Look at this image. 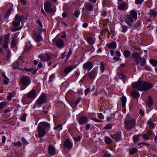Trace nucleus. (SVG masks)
Listing matches in <instances>:
<instances>
[{"label":"nucleus","instance_id":"1","mask_svg":"<svg viewBox=\"0 0 157 157\" xmlns=\"http://www.w3.org/2000/svg\"><path fill=\"white\" fill-rule=\"evenodd\" d=\"M132 85L134 88L142 91L148 90L153 87L151 83L141 81L133 82Z\"/></svg>","mask_w":157,"mask_h":157},{"label":"nucleus","instance_id":"2","mask_svg":"<svg viewBox=\"0 0 157 157\" xmlns=\"http://www.w3.org/2000/svg\"><path fill=\"white\" fill-rule=\"evenodd\" d=\"M124 122L126 128H134L135 126V121L130 116H127L125 118Z\"/></svg>","mask_w":157,"mask_h":157},{"label":"nucleus","instance_id":"3","mask_svg":"<svg viewBox=\"0 0 157 157\" xmlns=\"http://www.w3.org/2000/svg\"><path fill=\"white\" fill-rule=\"evenodd\" d=\"M20 84L24 87L23 89H25L31 83L30 78L27 76H23L20 79Z\"/></svg>","mask_w":157,"mask_h":157},{"label":"nucleus","instance_id":"4","mask_svg":"<svg viewBox=\"0 0 157 157\" xmlns=\"http://www.w3.org/2000/svg\"><path fill=\"white\" fill-rule=\"evenodd\" d=\"M51 54L48 53L42 54L39 55L38 57L43 62H47L51 58Z\"/></svg>","mask_w":157,"mask_h":157},{"label":"nucleus","instance_id":"5","mask_svg":"<svg viewBox=\"0 0 157 157\" xmlns=\"http://www.w3.org/2000/svg\"><path fill=\"white\" fill-rule=\"evenodd\" d=\"M141 57L140 54L137 52L132 53L130 57V58H132L134 59L135 64L137 65L140 63L139 60Z\"/></svg>","mask_w":157,"mask_h":157},{"label":"nucleus","instance_id":"6","mask_svg":"<svg viewBox=\"0 0 157 157\" xmlns=\"http://www.w3.org/2000/svg\"><path fill=\"white\" fill-rule=\"evenodd\" d=\"M46 100L47 97L46 96L45 94H42L36 100V105L39 106L44 103Z\"/></svg>","mask_w":157,"mask_h":157},{"label":"nucleus","instance_id":"7","mask_svg":"<svg viewBox=\"0 0 157 157\" xmlns=\"http://www.w3.org/2000/svg\"><path fill=\"white\" fill-rule=\"evenodd\" d=\"M94 63L93 62H87L83 64L82 67L84 71H90L91 70L93 67Z\"/></svg>","mask_w":157,"mask_h":157},{"label":"nucleus","instance_id":"8","mask_svg":"<svg viewBox=\"0 0 157 157\" xmlns=\"http://www.w3.org/2000/svg\"><path fill=\"white\" fill-rule=\"evenodd\" d=\"M44 8L45 11L47 13H51L53 12V10L52 8V5L50 3L47 2L44 5Z\"/></svg>","mask_w":157,"mask_h":157},{"label":"nucleus","instance_id":"9","mask_svg":"<svg viewBox=\"0 0 157 157\" xmlns=\"http://www.w3.org/2000/svg\"><path fill=\"white\" fill-rule=\"evenodd\" d=\"M126 18L125 19L124 21L129 26L131 27L132 25V23L134 21L132 17L129 14H127Z\"/></svg>","mask_w":157,"mask_h":157},{"label":"nucleus","instance_id":"10","mask_svg":"<svg viewBox=\"0 0 157 157\" xmlns=\"http://www.w3.org/2000/svg\"><path fill=\"white\" fill-rule=\"evenodd\" d=\"M63 146L70 150L72 147L73 145L70 140L68 139H67L63 143Z\"/></svg>","mask_w":157,"mask_h":157},{"label":"nucleus","instance_id":"11","mask_svg":"<svg viewBox=\"0 0 157 157\" xmlns=\"http://www.w3.org/2000/svg\"><path fill=\"white\" fill-rule=\"evenodd\" d=\"M97 75L96 71L93 70L88 74V77L90 79L93 80L94 79Z\"/></svg>","mask_w":157,"mask_h":157},{"label":"nucleus","instance_id":"12","mask_svg":"<svg viewBox=\"0 0 157 157\" xmlns=\"http://www.w3.org/2000/svg\"><path fill=\"white\" fill-rule=\"evenodd\" d=\"M88 119L87 117L85 116H82L78 120L79 123L81 124H86Z\"/></svg>","mask_w":157,"mask_h":157},{"label":"nucleus","instance_id":"13","mask_svg":"<svg viewBox=\"0 0 157 157\" xmlns=\"http://www.w3.org/2000/svg\"><path fill=\"white\" fill-rule=\"evenodd\" d=\"M38 135L40 138H42L46 133L45 128H38Z\"/></svg>","mask_w":157,"mask_h":157},{"label":"nucleus","instance_id":"14","mask_svg":"<svg viewBox=\"0 0 157 157\" xmlns=\"http://www.w3.org/2000/svg\"><path fill=\"white\" fill-rule=\"evenodd\" d=\"M56 45L59 48H61L64 47V42L61 39H58L56 41Z\"/></svg>","mask_w":157,"mask_h":157},{"label":"nucleus","instance_id":"15","mask_svg":"<svg viewBox=\"0 0 157 157\" xmlns=\"http://www.w3.org/2000/svg\"><path fill=\"white\" fill-rule=\"evenodd\" d=\"M56 152V150L54 147L52 145H50L48 148V153L52 155H54L55 154Z\"/></svg>","mask_w":157,"mask_h":157},{"label":"nucleus","instance_id":"16","mask_svg":"<svg viewBox=\"0 0 157 157\" xmlns=\"http://www.w3.org/2000/svg\"><path fill=\"white\" fill-rule=\"evenodd\" d=\"M36 95V92L34 89H32L27 94V97L29 98H35Z\"/></svg>","mask_w":157,"mask_h":157},{"label":"nucleus","instance_id":"17","mask_svg":"<svg viewBox=\"0 0 157 157\" xmlns=\"http://www.w3.org/2000/svg\"><path fill=\"white\" fill-rule=\"evenodd\" d=\"M50 127V124L46 122H41L39 123L38 128H47Z\"/></svg>","mask_w":157,"mask_h":157},{"label":"nucleus","instance_id":"18","mask_svg":"<svg viewBox=\"0 0 157 157\" xmlns=\"http://www.w3.org/2000/svg\"><path fill=\"white\" fill-rule=\"evenodd\" d=\"M110 136L114 139L116 142H118L121 138V135L120 134L116 133L113 135H111Z\"/></svg>","mask_w":157,"mask_h":157},{"label":"nucleus","instance_id":"19","mask_svg":"<svg viewBox=\"0 0 157 157\" xmlns=\"http://www.w3.org/2000/svg\"><path fill=\"white\" fill-rule=\"evenodd\" d=\"M34 37L35 38L36 41L37 43L43 40V38L40 34H34Z\"/></svg>","mask_w":157,"mask_h":157},{"label":"nucleus","instance_id":"20","mask_svg":"<svg viewBox=\"0 0 157 157\" xmlns=\"http://www.w3.org/2000/svg\"><path fill=\"white\" fill-rule=\"evenodd\" d=\"M85 6L87 10L92 11L93 9V6L90 3H87L85 5Z\"/></svg>","mask_w":157,"mask_h":157},{"label":"nucleus","instance_id":"21","mask_svg":"<svg viewBox=\"0 0 157 157\" xmlns=\"http://www.w3.org/2000/svg\"><path fill=\"white\" fill-rule=\"evenodd\" d=\"M74 69V67L71 66L67 67L64 69V72L67 75L72 71Z\"/></svg>","mask_w":157,"mask_h":157},{"label":"nucleus","instance_id":"22","mask_svg":"<svg viewBox=\"0 0 157 157\" xmlns=\"http://www.w3.org/2000/svg\"><path fill=\"white\" fill-rule=\"evenodd\" d=\"M86 41L89 44L91 45H93L95 42L93 38L91 36H89L87 39Z\"/></svg>","mask_w":157,"mask_h":157},{"label":"nucleus","instance_id":"23","mask_svg":"<svg viewBox=\"0 0 157 157\" xmlns=\"http://www.w3.org/2000/svg\"><path fill=\"white\" fill-rule=\"evenodd\" d=\"M131 94L132 97L134 98H138L140 96L139 92L135 90H132V91Z\"/></svg>","mask_w":157,"mask_h":157},{"label":"nucleus","instance_id":"24","mask_svg":"<svg viewBox=\"0 0 157 157\" xmlns=\"http://www.w3.org/2000/svg\"><path fill=\"white\" fill-rule=\"evenodd\" d=\"M108 48L110 49H115L117 47V44L115 42L109 43L107 45Z\"/></svg>","mask_w":157,"mask_h":157},{"label":"nucleus","instance_id":"25","mask_svg":"<svg viewBox=\"0 0 157 157\" xmlns=\"http://www.w3.org/2000/svg\"><path fill=\"white\" fill-rule=\"evenodd\" d=\"M24 17L21 16H19L17 14L16 15L15 17V20L16 21H19L20 23L21 21H22Z\"/></svg>","mask_w":157,"mask_h":157},{"label":"nucleus","instance_id":"26","mask_svg":"<svg viewBox=\"0 0 157 157\" xmlns=\"http://www.w3.org/2000/svg\"><path fill=\"white\" fill-rule=\"evenodd\" d=\"M147 105L149 107H150L153 105V101L151 97L150 96H149L148 100L147 101Z\"/></svg>","mask_w":157,"mask_h":157},{"label":"nucleus","instance_id":"27","mask_svg":"<svg viewBox=\"0 0 157 157\" xmlns=\"http://www.w3.org/2000/svg\"><path fill=\"white\" fill-rule=\"evenodd\" d=\"M10 35V33H8L6 35H5V40L4 42L7 43L8 44H9L10 43V41L9 39V37Z\"/></svg>","mask_w":157,"mask_h":157},{"label":"nucleus","instance_id":"28","mask_svg":"<svg viewBox=\"0 0 157 157\" xmlns=\"http://www.w3.org/2000/svg\"><path fill=\"white\" fill-rule=\"evenodd\" d=\"M131 54V52L128 50H125L123 52L124 55L126 58H128L130 56Z\"/></svg>","mask_w":157,"mask_h":157},{"label":"nucleus","instance_id":"29","mask_svg":"<svg viewBox=\"0 0 157 157\" xmlns=\"http://www.w3.org/2000/svg\"><path fill=\"white\" fill-rule=\"evenodd\" d=\"M131 16L133 18L136 19L137 18V14L136 11L134 10H132L131 11Z\"/></svg>","mask_w":157,"mask_h":157},{"label":"nucleus","instance_id":"30","mask_svg":"<svg viewBox=\"0 0 157 157\" xmlns=\"http://www.w3.org/2000/svg\"><path fill=\"white\" fill-rule=\"evenodd\" d=\"M139 62L140 65L141 66H143L145 64L146 61L144 58L142 57L139 60Z\"/></svg>","mask_w":157,"mask_h":157},{"label":"nucleus","instance_id":"31","mask_svg":"<svg viewBox=\"0 0 157 157\" xmlns=\"http://www.w3.org/2000/svg\"><path fill=\"white\" fill-rule=\"evenodd\" d=\"M105 141L107 144H111L112 143V141L111 139L108 136H105Z\"/></svg>","mask_w":157,"mask_h":157},{"label":"nucleus","instance_id":"32","mask_svg":"<svg viewBox=\"0 0 157 157\" xmlns=\"http://www.w3.org/2000/svg\"><path fill=\"white\" fill-rule=\"evenodd\" d=\"M156 13L155 11L152 10H150L149 14L151 18H154L156 16Z\"/></svg>","mask_w":157,"mask_h":157},{"label":"nucleus","instance_id":"33","mask_svg":"<svg viewBox=\"0 0 157 157\" xmlns=\"http://www.w3.org/2000/svg\"><path fill=\"white\" fill-rule=\"evenodd\" d=\"M138 151V150L136 148H133L129 151V154L130 155H132Z\"/></svg>","mask_w":157,"mask_h":157},{"label":"nucleus","instance_id":"34","mask_svg":"<svg viewBox=\"0 0 157 157\" xmlns=\"http://www.w3.org/2000/svg\"><path fill=\"white\" fill-rule=\"evenodd\" d=\"M117 75H118L119 78L121 79L123 81L124 83L125 84L126 82V79L125 78L124 75L123 74H117Z\"/></svg>","mask_w":157,"mask_h":157},{"label":"nucleus","instance_id":"35","mask_svg":"<svg viewBox=\"0 0 157 157\" xmlns=\"http://www.w3.org/2000/svg\"><path fill=\"white\" fill-rule=\"evenodd\" d=\"M126 6V5L125 3H123L118 6V9L120 10H124L125 9Z\"/></svg>","mask_w":157,"mask_h":157},{"label":"nucleus","instance_id":"36","mask_svg":"<svg viewBox=\"0 0 157 157\" xmlns=\"http://www.w3.org/2000/svg\"><path fill=\"white\" fill-rule=\"evenodd\" d=\"M150 62L153 66L155 67L157 66V60L151 59L150 60Z\"/></svg>","mask_w":157,"mask_h":157},{"label":"nucleus","instance_id":"37","mask_svg":"<svg viewBox=\"0 0 157 157\" xmlns=\"http://www.w3.org/2000/svg\"><path fill=\"white\" fill-rule=\"evenodd\" d=\"M7 102L6 101H3L0 103V110L3 109L7 104Z\"/></svg>","mask_w":157,"mask_h":157},{"label":"nucleus","instance_id":"38","mask_svg":"<svg viewBox=\"0 0 157 157\" xmlns=\"http://www.w3.org/2000/svg\"><path fill=\"white\" fill-rule=\"evenodd\" d=\"M21 141L22 142L23 145V147L26 146L28 144L27 140L24 137H22L21 138Z\"/></svg>","mask_w":157,"mask_h":157},{"label":"nucleus","instance_id":"39","mask_svg":"<svg viewBox=\"0 0 157 157\" xmlns=\"http://www.w3.org/2000/svg\"><path fill=\"white\" fill-rule=\"evenodd\" d=\"M32 46V45L31 44L30 42L27 43L25 45V51H28L30 49Z\"/></svg>","mask_w":157,"mask_h":157},{"label":"nucleus","instance_id":"40","mask_svg":"<svg viewBox=\"0 0 157 157\" xmlns=\"http://www.w3.org/2000/svg\"><path fill=\"white\" fill-rule=\"evenodd\" d=\"M126 101V97H123L121 99V105L123 107L125 106Z\"/></svg>","mask_w":157,"mask_h":157},{"label":"nucleus","instance_id":"41","mask_svg":"<svg viewBox=\"0 0 157 157\" xmlns=\"http://www.w3.org/2000/svg\"><path fill=\"white\" fill-rule=\"evenodd\" d=\"M20 25V23L15 20L13 21L12 23V25L15 27H19Z\"/></svg>","mask_w":157,"mask_h":157},{"label":"nucleus","instance_id":"42","mask_svg":"<svg viewBox=\"0 0 157 157\" xmlns=\"http://www.w3.org/2000/svg\"><path fill=\"white\" fill-rule=\"evenodd\" d=\"M121 25L122 27L121 32L123 33H126L127 30V27L122 25V24H121Z\"/></svg>","mask_w":157,"mask_h":157},{"label":"nucleus","instance_id":"43","mask_svg":"<svg viewBox=\"0 0 157 157\" xmlns=\"http://www.w3.org/2000/svg\"><path fill=\"white\" fill-rule=\"evenodd\" d=\"M105 64L104 63H102L100 65V70L102 73L105 70Z\"/></svg>","mask_w":157,"mask_h":157},{"label":"nucleus","instance_id":"44","mask_svg":"<svg viewBox=\"0 0 157 157\" xmlns=\"http://www.w3.org/2000/svg\"><path fill=\"white\" fill-rule=\"evenodd\" d=\"M27 115V114L26 113H25L22 115L20 118L21 120L23 121H25L26 120V117Z\"/></svg>","mask_w":157,"mask_h":157},{"label":"nucleus","instance_id":"45","mask_svg":"<svg viewBox=\"0 0 157 157\" xmlns=\"http://www.w3.org/2000/svg\"><path fill=\"white\" fill-rule=\"evenodd\" d=\"M12 67L13 68L19 69L18 63L17 62H14L12 65Z\"/></svg>","mask_w":157,"mask_h":157},{"label":"nucleus","instance_id":"46","mask_svg":"<svg viewBox=\"0 0 157 157\" xmlns=\"http://www.w3.org/2000/svg\"><path fill=\"white\" fill-rule=\"evenodd\" d=\"M55 74L54 73L52 74L49 77V81L52 82L55 79Z\"/></svg>","mask_w":157,"mask_h":157},{"label":"nucleus","instance_id":"47","mask_svg":"<svg viewBox=\"0 0 157 157\" xmlns=\"http://www.w3.org/2000/svg\"><path fill=\"white\" fill-rule=\"evenodd\" d=\"M147 125L148 127L150 128L154 127H155V124L151 121H148L147 123Z\"/></svg>","mask_w":157,"mask_h":157},{"label":"nucleus","instance_id":"48","mask_svg":"<svg viewBox=\"0 0 157 157\" xmlns=\"http://www.w3.org/2000/svg\"><path fill=\"white\" fill-rule=\"evenodd\" d=\"M17 43L16 40L15 38H13L11 42V45L12 47L15 46Z\"/></svg>","mask_w":157,"mask_h":157},{"label":"nucleus","instance_id":"49","mask_svg":"<svg viewBox=\"0 0 157 157\" xmlns=\"http://www.w3.org/2000/svg\"><path fill=\"white\" fill-rule=\"evenodd\" d=\"M80 14V12L78 10L75 11L74 13V15L75 17H78Z\"/></svg>","mask_w":157,"mask_h":157},{"label":"nucleus","instance_id":"50","mask_svg":"<svg viewBox=\"0 0 157 157\" xmlns=\"http://www.w3.org/2000/svg\"><path fill=\"white\" fill-rule=\"evenodd\" d=\"M15 146L21 147L22 145V144L20 141H18L13 144Z\"/></svg>","mask_w":157,"mask_h":157},{"label":"nucleus","instance_id":"51","mask_svg":"<svg viewBox=\"0 0 157 157\" xmlns=\"http://www.w3.org/2000/svg\"><path fill=\"white\" fill-rule=\"evenodd\" d=\"M82 99V98L81 97H79L75 101V104L76 105H77L78 104L81 100Z\"/></svg>","mask_w":157,"mask_h":157},{"label":"nucleus","instance_id":"52","mask_svg":"<svg viewBox=\"0 0 157 157\" xmlns=\"http://www.w3.org/2000/svg\"><path fill=\"white\" fill-rule=\"evenodd\" d=\"M90 88H88L85 90L84 91V92H85V94L86 96L88 94V93L90 91Z\"/></svg>","mask_w":157,"mask_h":157},{"label":"nucleus","instance_id":"53","mask_svg":"<svg viewBox=\"0 0 157 157\" xmlns=\"http://www.w3.org/2000/svg\"><path fill=\"white\" fill-rule=\"evenodd\" d=\"M139 138V135H135L133 136V142H136Z\"/></svg>","mask_w":157,"mask_h":157},{"label":"nucleus","instance_id":"54","mask_svg":"<svg viewBox=\"0 0 157 157\" xmlns=\"http://www.w3.org/2000/svg\"><path fill=\"white\" fill-rule=\"evenodd\" d=\"M144 0H136L135 3L136 4H140L143 2Z\"/></svg>","mask_w":157,"mask_h":157},{"label":"nucleus","instance_id":"55","mask_svg":"<svg viewBox=\"0 0 157 157\" xmlns=\"http://www.w3.org/2000/svg\"><path fill=\"white\" fill-rule=\"evenodd\" d=\"M43 113L47 114L48 113V111L47 110H46V106H44L43 107Z\"/></svg>","mask_w":157,"mask_h":157},{"label":"nucleus","instance_id":"56","mask_svg":"<svg viewBox=\"0 0 157 157\" xmlns=\"http://www.w3.org/2000/svg\"><path fill=\"white\" fill-rule=\"evenodd\" d=\"M144 70H145L148 71H151V67L148 66H145L144 67Z\"/></svg>","mask_w":157,"mask_h":157},{"label":"nucleus","instance_id":"57","mask_svg":"<svg viewBox=\"0 0 157 157\" xmlns=\"http://www.w3.org/2000/svg\"><path fill=\"white\" fill-rule=\"evenodd\" d=\"M72 53V50L71 48L69 49V51L68 53L67 56V59H68L70 56L71 55Z\"/></svg>","mask_w":157,"mask_h":157},{"label":"nucleus","instance_id":"58","mask_svg":"<svg viewBox=\"0 0 157 157\" xmlns=\"http://www.w3.org/2000/svg\"><path fill=\"white\" fill-rule=\"evenodd\" d=\"M143 137L144 140H147L148 139V136L147 134H144L143 135Z\"/></svg>","mask_w":157,"mask_h":157},{"label":"nucleus","instance_id":"59","mask_svg":"<svg viewBox=\"0 0 157 157\" xmlns=\"http://www.w3.org/2000/svg\"><path fill=\"white\" fill-rule=\"evenodd\" d=\"M141 144H143L147 146H149L150 145L148 143H145V142H141L139 143L138 144V145H140Z\"/></svg>","mask_w":157,"mask_h":157},{"label":"nucleus","instance_id":"60","mask_svg":"<svg viewBox=\"0 0 157 157\" xmlns=\"http://www.w3.org/2000/svg\"><path fill=\"white\" fill-rule=\"evenodd\" d=\"M21 29V28H13L11 29V31L12 32H15L20 30Z\"/></svg>","mask_w":157,"mask_h":157},{"label":"nucleus","instance_id":"61","mask_svg":"<svg viewBox=\"0 0 157 157\" xmlns=\"http://www.w3.org/2000/svg\"><path fill=\"white\" fill-rule=\"evenodd\" d=\"M9 79L8 78H7V79H4L3 80V82H4V84H6V85L8 84L9 83Z\"/></svg>","mask_w":157,"mask_h":157},{"label":"nucleus","instance_id":"62","mask_svg":"<svg viewBox=\"0 0 157 157\" xmlns=\"http://www.w3.org/2000/svg\"><path fill=\"white\" fill-rule=\"evenodd\" d=\"M8 43L4 42L2 44V46L4 48H6L8 47Z\"/></svg>","mask_w":157,"mask_h":157},{"label":"nucleus","instance_id":"63","mask_svg":"<svg viewBox=\"0 0 157 157\" xmlns=\"http://www.w3.org/2000/svg\"><path fill=\"white\" fill-rule=\"evenodd\" d=\"M80 136H78L77 137H75L74 138V140L75 141L77 142L78 141L80 140Z\"/></svg>","mask_w":157,"mask_h":157},{"label":"nucleus","instance_id":"64","mask_svg":"<svg viewBox=\"0 0 157 157\" xmlns=\"http://www.w3.org/2000/svg\"><path fill=\"white\" fill-rule=\"evenodd\" d=\"M37 24H38V25H39V26L40 27H43V25H42V23L41 22V21H40V20H38L37 21Z\"/></svg>","mask_w":157,"mask_h":157}]
</instances>
